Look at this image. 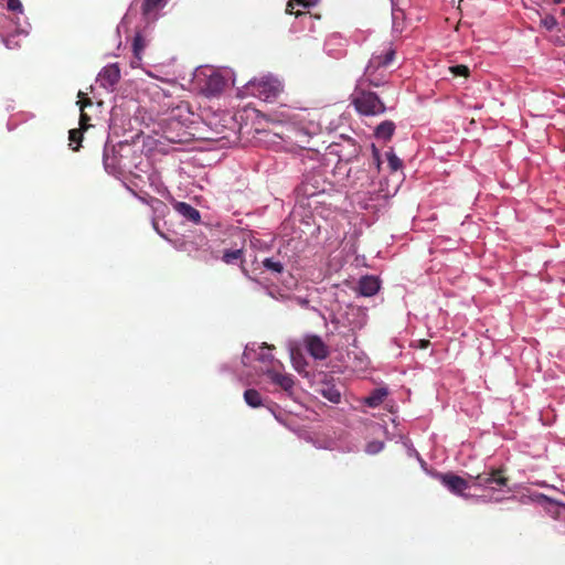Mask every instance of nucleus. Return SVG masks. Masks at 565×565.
I'll return each mask as SVG.
<instances>
[{"label":"nucleus","mask_w":565,"mask_h":565,"mask_svg":"<svg viewBox=\"0 0 565 565\" xmlns=\"http://www.w3.org/2000/svg\"><path fill=\"white\" fill-rule=\"evenodd\" d=\"M367 83L363 76L355 87L351 103L356 111L364 116H377L385 113L386 107L376 93L364 89L362 86Z\"/></svg>","instance_id":"1"},{"label":"nucleus","mask_w":565,"mask_h":565,"mask_svg":"<svg viewBox=\"0 0 565 565\" xmlns=\"http://www.w3.org/2000/svg\"><path fill=\"white\" fill-rule=\"evenodd\" d=\"M475 487L490 490H501L508 486L509 479L504 476L502 468L483 471L477 476H470Z\"/></svg>","instance_id":"2"},{"label":"nucleus","mask_w":565,"mask_h":565,"mask_svg":"<svg viewBox=\"0 0 565 565\" xmlns=\"http://www.w3.org/2000/svg\"><path fill=\"white\" fill-rule=\"evenodd\" d=\"M250 93L265 102L275 99L282 87L279 81L270 77H264L259 81H253L248 84Z\"/></svg>","instance_id":"3"},{"label":"nucleus","mask_w":565,"mask_h":565,"mask_svg":"<svg viewBox=\"0 0 565 565\" xmlns=\"http://www.w3.org/2000/svg\"><path fill=\"white\" fill-rule=\"evenodd\" d=\"M395 56L394 50H388L384 55H373L365 67L364 77L370 86L379 87L382 84L381 78L375 73L381 67L388 66Z\"/></svg>","instance_id":"4"},{"label":"nucleus","mask_w":565,"mask_h":565,"mask_svg":"<svg viewBox=\"0 0 565 565\" xmlns=\"http://www.w3.org/2000/svg\"><path fill=\"white\" fill-rule=\"evenodd\" d=\"M439 479L451 493L463 498H468L465 491L475 487L470 477L465 479L451 472L440 475Z\"/></svg>","instance_id":"5"},{"label":"nucleus","mask_w":565,"mask_h":565,"mask_svg":"<svg viewBox=\"0 0 565 565\" xmlns=\"http://www.w3.org/2000/svg\"><path fill=\"white\" fill-rule=\"evenodd\" d=\"M303 343L306 350L313 359L324 360L329 356V348L319 335H307Z\"/></svg>","instance_id":"6"},{"label":"nucleus","mask_w":565,"mask_h":565,"mask_svg":"<svg viewBox=\"0 0 565 565\" xmlns=\"http://www.w3.org/2000/svg\"><path fill=\"white\" fill-rule=\"evenodd\" d=\"M276 365L282 367V364L279 361H277L271 367L264 371V373L274 384L280 386L284 391H291L295 385L292 375L279 372L276 369Z\"/></svg>","instance_id":"7"},{"label":"nucleus","mask_w":565,"mask_h":565,"mask_svg":"<svg viewBox=\"0 0 565 565\" xmlns=\"http://www.w3.org/2000/svg\"><path fill=\"white\" fill-rule=\"evenodd\" d=\"M98 77L104 88L113 87L120 79V68L117 64L107 65L102 70Z\"/></svg>","instance_id":"8"},{"label":"nucleus","mask_w":565,"mask_h":565,"mask_svg":"<svg viewBox=\"0 0 565 565\" xmlns=\"http://www.w3.org/2000/svg\"><path fill=\"white\" fill-rule=\"evenodd\" d=\"M380 289V281L373 276H364L359 281V292L364 297L374 296Z\"/></svg>","instance_id":"9"},{"label":"nucleus","mask_w":565,"mask_h":565,"mask_svg":"<svg viewBox=\"0 0 565 565\" xmlns=\"http://www.w3.org/2000/svg\"><path fill=\"white\" fill-rule=\"evenodd\" d=\"M395 124L392 120L382 121L374 130V136L384 141L391 140L395 132Z\"/></svg>","instance_id":"10"},{"label":"nucleus","mask_w":565,"mask_h":565,"mask_svg":"<svg viewBox=\"0 0 565 565\" xmlns=\"http://www.w3.org/2000/svg\"><path fill=\"white\" fill-rule=\"evenodd\" d=\"M177 211L183 215L189 221H192L193 223H199L201 221V215L199 210L190 205L185 202H179L175 206Z\"/></svg>","instance_id":"11"},{"label":"nucleus","mask_w":565,"mask_h":565,"mask_svg":"<svg viewBox=\"0 0 565 565\" xmlns=\"http://www.w3.org/2000/svg\"><path fill=\"white\" fill-rule=\"evenodd\" d=\"M386 395H387L386 390H384V388H376L369 396H366L364 398V403L369 407H372V408L377 407V406H380L383 403V401H384Z\"/></svg>","instance_id":"12"},{"label":"nucleus","mask_w":565,"mask_h":565,"mask_svg":"<svg viewBox=\"0 0 565 565\" xmlns=\"http://www.w3.org/2000/svg\"><path fill=\"white\" fill-rule=\"evenodd\" d=\"M119 161L115 154L114 148H105L104 150V166L108 172H115L118 168Z\"/></svg>","instance_id":"13"},{"label":"nucleus","mask_w":565,"mask_h":565,"mask_svg":"<svg viewBox=\"0 0 565 565\" xmlns=\"http://www.w3.org/2000/svg\"><path fill=\"white\" fill-rule=\"evenodd\" d=\"M244 401L248 406L253 408H257L263 405L262 395L255 388H248L244 392Z\"/></svg>","instance_id":"14"},{"label":"nucleus","mask_w":565,"mask_h":565,"mask_svg":"<svg viewBox=\"0 0 565 565\" xmlns=\"http://www.w3.org/2000/svg\"><path fill=\"white\" fill-rule=\"evenodd\" d=\"M224 86H225V81L220 75H214L207 79L206 90L210 94L215 95V94L221 93L223 90Z\"/></svg>","instance_id":"15"},{"label":"nucleus","mask_w":565,"mask_h":565,"mask_svg":"<svg viewBox=\"0 0 565 565\" xmlns=\"http://www.w3.org/2000/svg\"><path fill=\"white\" fill-rule=\"evenodd\" d=\"M319 0H289L286 7V12L289 14H295L296 17L301 15L300 11H294L295 6H301L303 8H310L316 6Z\"/></svg>","instance_id":"16"},{"label":"nucleus","mask_w":565,"mask_h":565,"mask_svg":"<svg viewBox=\"0 0 565 565\" xmlns=\"http://www.w3.org/2000/svg\"><path fill=\"white\" fill-rule=\"evenodd\" d=\"M263 266L266 268V270L273 273V274H281L284 271V265L276 260L274 257H268L263 260Z\"/></svg>","instance_id":"17"},{"label":"nucleus","mask_w":565,"mask_h":565,"mask_svg":"<svg viewBox=\"0 0 565 565\" xmlns=\"http://www.w3.org/2000/svg\"><path fill=\"white\" fill-rule=\"evenodd\" d=\"M167 0H143L142 3V13L145 15L150 14L159 8H162L166 4Z\"/></svg>","instance_id":"18"},{"label":"nucleus","mask_w":565,"mask_h":565,"mask_svg":"<svg viewBox=\"0 0 565 565\" xmlns=\"http://www.w3.org/2000/svg\"><path fill=\"white\" fill-rule=\"evenodd\" d=\"M386 159L388 162V167L392 171H397L402 168V160L395 154V152L391 149L386 152Z\"/></svg>","instance_id":"19"},{"label":"nucleus","mask_w":565,"mask_h":565,"mask_svg":"<svg viewBox=\"0 0 565 565\" xmlns=\"http://www.w3.org/2000/svg\"><path fill=\"white\" fill-rule=\"evenodd\" d=\"M83 129H71L70 130V136H68V139H70V146H72L73 143H76V146L72 147L73 150L77 151L79 146H81V141L83 139V132H82Z\"/></svg>","instance_id":"20"},{"label":"nucleus","mask_w":565,"mask_h":565,"mask_svg":"<svg viewBox=\"0 0 565 565\" xmlns=\"http://www.w3.org/2000/svg\"><path fill=\"white\" fill-rule=\"evenodd\" d=\"M243 257V249H234V250H225L223 254V260L226 264H233L234 262L242 259Z\"/></svg>","instance_id":"21"},{"label":"nucleus","mask_w":565,"mask_h":565,"mask_svg":"<svg viewBox=\"0 0 565 565\" xmlns=\"http://www.w3.org/2000/svg\"><path fill=\"white\" fill-rule=\"evenodd\" d=\"M143 47H145V41L140 34H137L134 38L132 49H134L135 56L139 60L141 58V52H142Z\"/></svg>","instance_id":"22"},{"label":"nucleus","mask_w":565,"mask_h":565,"mask_svg":"<svg viewBox=\"0 0 565 565\" xmlns=\"http://www.w3.org/2000/svg\"><path fill=\"white\" fill-rule=\"evenodd\" d=\"M449 71L450 73L454 75V76H462V77H468L469 74H470V70L468 66L463 65V64H459V65H455V66H450L449 67Z\"/></svg>","instance_id":"23"},{"label":"nucleus","mask_w":565,"mask_h":565,"mask_svg":"<svg viewBox=\"0 0 565 565\" xmlns=\"http://www.w3.org/2000/svg\"><path fill=\"white\" fill-rule=\"evenodd\" d=\"M322 395L332 403H340L341 393L335 388H328L322 392Z\"/></svg>","instance_id":"24"},{"label":"nucleus","mask_w":565,"mask_h":565,"mask_svg":"<svg viewBox=\"0 0 565 565\" xmlns=\"http://www.w3.org/2000/svg\"><path fill=\"white\" fill-rule=\"evenodd\" d=\"M384 447V444L382 441H371L366 445V452L374 455L380 452Z\"/></svg>","instance_id":"25"},{"label":"nucleus","mask_w":565,"mask_h":565,"mask_svg":"<svg viewBox=\"0 0 565 565\" xmlns=\"http://www.w3.org/2000/svg\"><path fill=\"white\" fill-rule=\"evenodd\" d=\"M7 8L13 12H23V6L20 0H8Z\"/></svg>","instance_id":"26"},{"label":"nucleus","mask_w":565,"mask_h":565,"mask_svg":"<svg viewBox=\"0 0 565 565\" xmlns=\"http://www.w3.org/2000/svg\"><path fill=\"white\" fill-rule=\"evenodd\" d=\"M541 24L546 30H552V29H554L556 26L557 22H556V19L553 15H546L545 18H543L541 20Z\"/></svg>","instance_id":"27"},{"label":"nucleus","mask_w":565,"mask_h":565,"mask_svg":"<svg viewBox=\"0 0 565 565\" xmlns=\"http://www.w3.org/2000/svg\"><path fill=\"white\" fill-rule=\"evenodd\" d=\"M88 120H89V117L87 116V114H85L84 111H81V117H79L81 129L86 130L88 128V126H89Z\"/></svg>","instance_id":"28"},{"label":"nucleus","mask_w":565,"mask_h":565,"mask_svg":"<svg viewBox=\"0 0 565 565\" xmlns=\"http://www.w3.org/2000/svg\"><path fill=\"white\" fill-rule=\"evenodd\" d=\"M77 104L79 105L81 111H84V108L92 105V100L88 97H84L83 99L78 100Z\"/></svg>","instance_id":"29"},{"label":"nucleus","mask_w":565,"mask_h":565,"mask_svg":"<svg viewBox=\"0 0 565 565\" xmlns=\"http://www.w3.org/2000/svg\"><path fill=\"white\" fill-rule=\"evenodd\" d=\"M373 156H374V159L377 163V166H380V153H379V150L373 146Z\"/></svg>","instance_id":"30"},{"label":"nucleus","mask_w":565,"mask_h":565,"mask_svg":"<svg viewBox=\"0 0 565 565\" xmlns=\"http://www.w3.org/2000/svg\"><path fill=\"white\" fill-rule=\"evenodd\" d=\"M152 226H153V228H154V231H156L157 233H159L161 236H163V234H162V233L160 232V230H159L158 222H157V220H156V218H153V220H152Z\"/></svg>","instance_id":"31"},{"label":"nucleus","mask_w":565,"mask_h":565,"mask_svg":"<svg viewBox=\"0 0 565 565\" xmlns=\"http://www.w3.org/2000/svg\"><path fill=\"white\" fill-rule=\"evenodd\" d=\"M428 345H429V341H428V340H420V341H419V347H420L422 349H425V348H427Z\"/></svg>","instance_id":"32"},{"label":"nucleus","mask_w":565,"mask_h":565,"mask_svg":"<svg viewBox=\"0 0 565 565\" xmlns=\"http://www.w3.org/2000/svg\"><path fill=\"white\" fill-rule=\"evenodd\" d=\"M302 186H303V192H305L306 195L311 196V195L315 194V191H312V192L308 191L307 184L303 183Z\"/></svg>","instance_id":"33"},{"label":"nucleus","mask_w":565,"mask_h":565,"mask_svg":"<svg viewBox=\"0 0 565 565\" xmlns=\"http://www.w3.org/2000/svg\"><path fill=\"white\" fill-rule=\"evenodd\" d=\"M563 26L565 29V8L563 9Z\"/></svg>","instance_id":"34"},{"label":"nucleus","mask_w":565,"mask_h":565,"mask_svg":"<svg viewBox=\"0 0 565 565\" xmlns=\"http://www.w3.org/2000/svg\"><path fill=\"white\" fill-rule=\"evenodd\" d=\"M151 201L157 203V204H162V202L160 200H158V199H152Z\"/></svg>","instance_id":"35"},{"label":"nucleus","mask_w":565,"mask_h":565,"mask_svg":"<svg viewBox=\"0 0 565 565\" xmlns=\"http://www.w3.org/2000/svg\"><path fill=\"white\" fill-rule=\"evenodd\" d=\"M555 2H559L561 0H554Z\"/></svg>","instance_id":"36"}]
</instances>
